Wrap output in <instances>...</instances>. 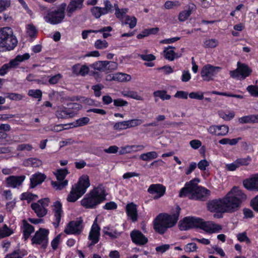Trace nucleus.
<instances>
[{"label":"nucleus","mask_w":258,"mask_h":258,"mask_svg":"<svg viewBox=\"0 0 258 258\" xmlns=\"http://www.w3.org/2000/svg\"><path fill=\"white\" fill-rule=\"evenodd\" d=\"M179 229L187 230L194 228H198L208 233L219 232L222 228L220 225L212 221H205L203 219L195 217H185L178 223Z\"/></svg>","instance_id":"1"},{"label":"nucleus","mask_w":258,"mask_h":258,"mask_svg":"<svg viewBox=\"0 0 258 258\" xmlns=\"http://www.w3.org/2000/svg\"><path fill=\"white\" fill-rule=\"evenodd\" d=\"M181 208L176 205L171 215L167 213L159 214L154 220V229L160 234H163L168 228L174 226L178 219Z\"/></svg>","instance_id":"2"},{"label":"nucleus","mask_w":258,"mask_h":258,"mask_svg":"<svg viewBox=\"0 0 258 258\" xmlns=\"http://www.w3.org/2000/svg\"><path fill=\"white\" fill-rule=\"evenodd\" d=\"M223 198L226 212L233 213L240 209L247 196L243 190L234 186Z\"/></svg>","instance_id":"3"},{"label":"nucleus","mask_w":258,"mask_h":258,"mask_svg":"<svg viewBox=\"0 0 258 258\" xmlns=\"http://www.w3.org/2000/svg\"><path fill=\"white\" fill-rule=\"evenodd\" d=\"M106 191L99 186L90 191L81 200V205L86 209H95L106 200Z\"/></svg>","instance_id":"4"},{"label":"nucleus","mask_w":258,"mask_h":258,"mask_svg":"<svg viewBox=\"0 0 258 258\" xmlns=\"http://www.w3.org/2000/svg\"><path fill=\"white\" fill-rule=\"evenodd\" d=\"M90 185L89 177L87 175H83L79 178L77 183L72 186L71 190L68 196L67 201L75 202L86 192Z\"/></svg>","instance_id":"5"},{"label":"nucleus","mask_w":258,"mask_h":258,"mask_svg":"<svg viewBox=\"0 0 258 258\" xmlns=\"http://www.w3.org/2000/svg\"><path fill=\"white\" fill-rule=\"evenodd\" d=\"M17 43V39L10 27L0 28V51L12 50Z\"/></svg>","instance_id":"6"},{"label":"nucleus","mask_w":258,"mask_h":258,"mask_svg":"<svg viewBox=\"0 0 258 258\" xmlns=\"http://www.w3.org/2000/svg\"><path fill=\"white\" fill-rule=\"evenodd\" d=\"M82 106L78 103H70L67 107L58 108L55 112L56 116L58 118L66 119L75 116L82 108Z\"/></svg>","instance_id":"7"},{"label":"nucleus","mask_w":258,"mask_h":258,"mask_svg":"<svg viewBox=\"0 0 258 258\" xmlns=\"http://www.w3.org/2000/svg\"><path fill=\"white\" fill-rule=\"evenodd\" d=\"M70 173L68 168H60L57 169L53 174L56 177L57 181H51V184L55 190H61L64 188L69 183V180L66 177Z\"/></svg>","instance_id":"8"},{"label":"nucleus","mask_w":258,"mask_h":258,"mask_svg":"<svg viewBox=\"0 0 258 258\" xmlns=\"http://www.w3.org/2000/svg\"><path fill=\"white\" fill-rule=\"evenodd\" d=\"M29 57L30 55L29 53L17 55L14 59L10 60L9 63L3 64L0 68V76H4L12 69L17 67L21 62L29 59Z\"/></svg>","instance_id":"9"},{"label":"nucleus","mask_w":258,"mask_h":258,"mask_svg":"<svg viewBox=\"0 0 258 258\" xmlns=\"http://www.w3.org/2000/svg\"><path fill=\"white\" fill-rule=\"evenodd\" d=\"M221 70V68L207 64L203 66L201 71V76L203 80L206 81H210L213 80L218 72Z\"/></svg>","instance_id":"10"},{"label":"nucleus","mask_w":258,"mask_h":258,"mask_svg":"<svg viewBox=\"0 0 258 258\" xmlns=\"http://www.w3.org/2000/svg\"><path fill=\"white\" fill-rule=\"evenodd\" d=\"M52 212L53 214V219L52 224L55 229H57L59 225L61 218L63 214L62 205L60 201H56L52 205Z\"/></svg>","instance_id":"11"},{"label":"nucleus","mask_w":258,"mask_h":258,"mask_svg":"<svg viewBox=\"0 0 258 258\" xmlns=\"http://www.w3.org/2000/svg\"><path fill=\"white\" fill-rule=\"evenodd\" d=\"M82 223L83 220L82 219L71 221L65 228L64 233L68 235L80 234L83 230Z\"/></svg>","instance_id":"12"},{"label":"nucleus","mask_w":258,"mask_h":258,"mask_svg":"<svg viewBox=\"0 0 258 258\" xmlns=\"http://www.w3.org/2000/svg\"><path fill=\"white\" fill-rule=\"evenodd\" d=\"M100 228L97 223V219L95 220L93 225H92L91 230L90 231L88 239L91 241L88 246L91 247L95 244L97 243L100 239Z\"/></svg>","instance_id":"13"},{"label":"nucleus","mask_w":258,"mask_h":258,"mask_svg":"<svg viewBox=\"0 0 258 258\" xmlns=\"http://www.w3.org/2000/svg\"><path fill=\"white\" fill-rule=\"evenodd\" d=\"M48 205V199L45 198L38 201L37 203L32 204L31 208L38 216L43 217L47 213Z\"/></svg>","instance_id":"14"},{"label":"nucleus","mask_w":258,"mask_h":258,"mask_svg":"<svg viewBox=\"0 0 258 258\" xmlns=\"http://www.w3.org/2000/svg\"><path fill=\"white\" fill-rule=\"evenodd\" d=\"M244 187L248 191L258 192V173L251 175L242 182Z\"/></svg>","instance_id":"15"},{"label":"nucleus","mask_w":258,"mask_h":258,"mask_svg":"<svg viewBox=\"0 0 258 258\" xmlns=\"http://www.w3.org/2000/svg\"><path fill=\"white\" fill-rule=\"evenodd\" d=\"M131 240L137 245L142 246L148 242V238L140 230L134 229L130 233Z\"/></svg>","instance_id":"16"},{"label":"nucleus","mask_w":258,"mask_h":258,"mask_svg":"<svg viewBox=\"0 0 258 258\" xmlns=\"http://www.w3.org/2000/svg\"><path fill=\"white\" fill-rule=\"evenodd\" d=\"M47 235L48 231L47 230L40 228L38 231L36 232L34 236L32 238V243L42 244L44 248H46Z\"/></svg>","instance_id":"17"},{"label":"nucleus","mask_w":258,"mask_h":258,"mask_svg":"<svg viewBox=\"0 0 258 258\" xmlns=\"http://www.w3.org/2000/svg\"><path fill=\"white\" fill-rule=\"evenodd\" d=\"M207 209L211 212L221 211L226 212L223 198H219L209 201L207 203Z\"/></svg>","instance_id":"18"},{"label":"nucleus","mask_w":258,"mask_h":258,"mask_svg":"<svg viewBox=\"0 0 258 258\" xmlns=\"http://www.w3.org/2000/svg\"><path fill=\"white\" fill-rule=\"evenodd\" d=\"M25 179V175L10 176L6 179V184L9 187L19 188L22 185Z\"/></svg>","instance_id":"19"},{"label":"nucleus","mask_w":258,"mask_h":258,"mask_svg":"<svg viewBox=\"0 0 258 258\" xmlns=\"http://www.w3.org/2000/svg\"><path fill=\"white\" fill-rule=\"evenodd\" d=\"M208 132L217 136H224L227 134L229 131V127L226 125H212L207 129Z\"/></svg>","instance_id":"20"},{"label":"nucleus","mask_w":258,"mask_h":258,"mask_svg":"<svg viewBox=\"0 0 258 258\" xmlns=\"http://www.w3.org/2000/svg\"><path fill=\"white\" fill-rule=\"evenodd\" d=\"M85 0H70L67 7V12L68 17H71L73 13L77 10L83 8Z\"/></svg>","instance_id":"21"},{"label":"nucleus","mask_w":258,"mask_h":258,"mask_svg":"<svg viewBox=\"0 0 258 258\" xmlns=\"http://www.w3.org/2000/svg\"><path fill=\"white\" fill-rule=\"evenodd\" d=\"M165 187L160 184H152L150 185L148 189L149 193L151 194H157V195L154 197L155 199L162 197L165 194Z\"/></svg>","instance_id":"22"},{"label":"nucleus","mask_w":258,"mask_h":258,"mask_svg":"<svg viewBox=\"0 0 258 258\" xmlns=\"http://www.w3.org/2000/svg\"><path fill=\"white\" fill-rule=\"evenodd\" d=\"M125 211L127 216L132 222H135L138 220V214L137 206L134 203L127 204L125 207Z\"/></svg>","instance_id":"23"},{"label":"nucleus","mask_w":258,"mask_h":258,"mask_svg":"<svg viewBox=\"0 0 258 258\" xmlns=\"http://www.w3.org/2000/svg\"><path fill=\"white\" fill-rule=\"evenodd\" d=\"M197 187V184L194 183L193 180L190 181L189 182L186 183L184 187H182L179 191V197H185L188 194L194 192Z\"/></svg>","instance_id":"24"},{"label":"nucleus","mask_w":258,"mask_h":258,"mask_svg":"<svg viewBox=\"0 0 258 258\" xmlns=\"http://www.w3.org/2000/svg\"><path fill=\"white\" fill-rule=\"evenodd\" d=\"M237 66L240 75V79L244 80L251 75L252 69L248 65L238 61Z\"/></svg>","instance_id":"25"},{"label":"nucleus","mask_w":258,"mask_h":258,"mask_svg":"<svg viewBox=\"0 0 258 258\" xmlns=\"http://www.w3.org/2000/svg\"><path fill=\"white\" fill-rule=\"evenodd\" d=\"M45 176L40 173L33 174L30 177V187L34 188L38 184L41 183L45 179Z\"/></svg>","instance_id":"26"},{"label":"nucleus","mask_w":258,"mask_h":258,"mask_svg":"<svg viewBox=\"0 0 258 258\" xmlns=\"http://www.w3.org/2000/svg\"><path fill=\"white\" fill-rule=\"evenodd\" d=\"M194 192L197 194L198 198L202 201H204L205 198L209 196L211 194L210 190L204 187L198 186L197 185L196 189L194 191Z\"/></svg>","instance_id":"27"},{"label":"nucleus","mask_w":258,"mask_h":258,"mask_svg":"<svg viewBox=\"0 0 258 258\" xmlns=\"http://www.w3.org/2000/svg\"><path fill=\"white\" fill-rule=\"evenodd\" d=\"M112 28L111 26H105L99 30H83L82 32V37L83 39H86L88 37L89 33H97L98 32H103L105 31H111Z\"/></svg>","instance_id":"28"},{"label":"nucleus","mask_w":258,"mask_h":258,"mask_svg":"<svg viewBox=\"0 0 258 258\" xmlns=\"http://www.w3.org/2000/svg\"><path fill=\"white\" fill-rule=\"evenodd\" d=\"M175 48V47L170 45L165 48L163 51L165 59L169 61H173L175 58L178 57L177 54L173 50H168L169 49Z\"/></svg>","instance_id":"29"},{"label":"nucleus","mask_w":258,"mask_h":258,"mask_svg":"<svg viewBox=\"0 0 258 258\" xmlns=\"http://www.w3.org/2000/svg\"><path fill=\"white\" fill-rule=\"evenodd\" d=\"M131 79V76L126 74L118 73L114 74L110 80L120 82L129 81Z\"/></svg>","instance_id":"30"},{"label":"nucleus","mask_w":258,"mask_h":258,"mask_svg":"<svg viewBox=\"0 0 258 258\" xmlns=\"http://www.w3.org/2000/svg\"><path fill=\"white\" fill-rule=\"evenodd\" d=\"M64 16L54 12L51 15L49 13V23L51 24H57L61 22Z\"/></svg>","instance_id":"31"},{"label":"nucleus","mask_w":258,"mask_h":258,"mask_svg":"<svg viewBox=\"0 0 258 258\" xmlns=\"http://www.w3.org/2000/svg\"><path fill=\"white\" fill-rule=\"evenodd\" d=\"M23 223V233L25 239H27L31 234L34 232L33 227L29 224L26 221L24 220Z\"/></svg>","instance_id":"32"},{"label":"nucleus","mask_w":258,"mask_h":258,"mask_svg":"<svg viewBox=\"0 0 258 258\" xmlns=\"http://www.w3.org/2000/svg\"><path fill=\"white\" fill-rule=\"evenodd\" d=\"M108 65V61H98L93 63L92 64V67L95 70L99 71H104L106 70Z\"/></svg>","instance_id":"33"},{"label":"nucleus","mask_w":258,"mask_h":258,"mask_svg":"<svg viewBox=\"0 0 258 258\" xmlns=\"http://www.w3.org/2000/svg\"><path fill=\"white\" fill-rule=\"evenodd\" d=\"M6 98L9 99L12 101H20L22 100L24 98V96L21 94L16 93H5Z\"/></svg>","instance_id":"34"},{"label":"nucleus","mask_w":258,"mask_h":258,"mask_svg":"<svg viewBox=\"0 0 258 258\" xmlns=\"http://www.w3.org/2000/svg\"><path fill=\"white\" fill-rule=\"evenodd\" d=\"M92 15L96 19L99 18L102 15L105 14L103 11L102 8L98 6L93 7L90 10Z\"/></svg>","instance_id":"35"},{"label":"nucleus","mask_w":258,"mask_h":258,"mask_svg":"<svg viewBox=\"0 0 258 258\" xmlns=\"http://www.w3.org/2000/svg\"><path fill=\"white\" fill-rule=\"evenodd\" d=\"M13 233V230L9 228L8 226L5 224L0 229V239L9 236Z\"/></svg>","instance_id":"36"},{"label":"nucleus","mask_w":258,"mask_h":258,"mask_svg":"<svg viewBox=\"0 0 258 258\" xmlns=\"http://www.w3.org/2000/svg\"><path fill=\"white\" fill-rule=\"evenodd\" d=\"M26 34L30 38L36 37L37 34V30L32 24H28L26 26Z\"/></svg>","instance_id":"37"},{"label":"nucleus","mask_w":258,"mask_h":258,"mask_svg":"<svg viewBox=\"0 0 258 258\" xmlns=\"http://www.w3.org/2000/svg\"><path fill=\"white\" fill-rule=\"evenodd\" d=\"M157 156V153L156 152L152 151L142 154L140 156V159L143 161H148L155 159Z\"/></svg>","instance_id":"38"},{"label":"nucleus","mask_w":258,"mask_h":258,"mask_svg":"<svg viewBox=\"0 0 258 258\" xmlns=\"http://www.w3.org/2000/svg\"><path fill=\"white\" fill-rule=\"evenodd\" d=\"M153 95L154 97H160L162 100H169L171 98V96L167 94V92L165 90H158L154 91Z\"/></svg>","instance_id":"39"},{"label":"nucleus","mask_w":258,"mask_h":258,"mask_svg":"<svg viewBox=\"0 0 258 258\" xmlns=\"http://www.w3.org/2000/svg\"><path fill=\"white\" fill-rule=\"evenodd\" d=\"M90 121V118L88 117H83L77 119L72 124L74 127H79L87 124Z\"/></svg>","instance_id":"40"},{"label":"nucleus","mask_w":258,"mask_h":258,"mask_svg":"<svg viewBox=\"0 0 258 258\" xmlns=\"http://www.w3.org/2000/svg\"><path fill=\"white\" fill-rule=\"evenodd\" d=\"M125 18L124 24L125 25L128 24L131 29L134 28L136 26L137 19L135 16L130 17V16L126 15Z\"/></svg>","instance_id":"41"},{"label":"nucleus","mask_w":258,"mask_h":258,"mask_svg":"<svg viewBox=\"0 0 258 258\" xmlns=\"http://www.w3.org/2000/svg\"><path fill=\"white\" fill-rule=\"evenodd\" d=\"M21 197L22 200H27L29 202L38 199V196L36 195L29 192H23L21 194Z\"/></svg>","instance_id":"42"},{"label":"nucleus","mask_w":258,"mask_h":258,"mask_svg":"<svg viewBox=\"0 0 258 258\" xmlns=\"http://www.w3.org/2000/svg\"><path fill=\"white\" fill-rule=\"evenodd\" d=\"M24 164L26 166H31L32 167H37L40 166L42 162L39 159L36 158H30L26 160Z\"/></svg>","instance_id":"43"},{"label":"nucleus","mask_w":258,"mask_h":258,"mask_svg":"<svg viewBox=\"0 0 258 258\" xmlns=\"http://www.w3.org/2000/svg\"><path fill=\"white\" fill-rule=\"evenodd\" d=\"M191 14L190 9L187 10H184L180 12L178 15V20L180 22H184L186 20Z\"/></svg>","instance_id":"44"},{"label":"nucleus","mask_w":258,"mask_h":258,"mask_svg":"<svg viewBox=\"0 0 258 258\" xmlns=\"http://www.w3.org/2000/svg\"><path fill=\"white\" fill-rule=\"evenodd\" d=\"M28 95L32 98L40 100L42 97V92L38 89H31L28 91Z\"/></svg>","instance_id":"45"},{"label":"nucleus","mask_w":258,"mask_h":258,"mask_svg":"<svg viewBox=\"0 0 258 258\" xmlns=\"http://www.w3.org/2000/svg\"><path fill=\"white\" fill-rule=\"evenodd\" d=\"M94 46L99 49H105L108 46V43L105 40L97 39L95 42Z\"/></svg>","instance_id":"46"},{"label":"nucleus","mask_w":258,"mask_h":258,"mask_svg":"<svg viewBox=\"0 0 258 258\" xmlns=\"http://www.w3.org/2000/svg\"><path fill=\"white\" fill-rule=\"evenodd\" d=\"M211 93L214 95H218L226 97H234L236 98H242V96L240 95L234 94L229 92H221L217 91H213Z\"/></svg>","instance_id":"47"},{"label":"nucleus","mask_w":258,"mask_h":258,"mask_svg":"<svg viewBox=\"0 0 258 258\" xmlns=\"http://www.w3.org/2000/svg\"><path fill=\"white\" fill-rule=\"evenodd\" d=\"M123 96L133 98L137 100H142V97L139 95L138 93L134 91H127L123 94Z\"/></svg>","instance_id":"48"},{"label":"nucleus","mask_w":258,"mask_h":258,"mask_svg":"<svg viewBox=\"0 0 258 258\" xmlns=\"http://www.w3.org/2000/svg\"><path fill=\"white\" fill-rule=\"evenodd\" d=\"M218 41L216 39H209L204 42L205 48H215L218 45Z\"/></svg>","instance_id":"49"},{"label":"nucleus","mask_w":258,"mask_h":258,"mask_svg":"<svg viewBox=\"0 0 258 258\" xmlns=\"http://www.w3.org/2000/svg\"><path fill=\"white\" fill-rule=\"evenodd\" d=\"M251 160V158L248 156L246 158H238L235 160V161L236 163L237 164L238 167H239L241 166H247L249 165Z\"/></svg>","instance_id":"50"},{"label":"nucleus","mask_w":258,"mask_h":258,"mask_svg":"<svg viewBox=\"0 0 258 258\" xmlns=\"http://www.w3.org/2000/svg\"><path fill=\"white\" fill-rule=\"evenodd\" d=\"M246 90L253 97H258V86L249 85L246 88Z\"/></svg>","instance_id":"51"},{"label":"nucleus","mask_w":258,"mask_h":258,"mask_svg":"<svg viewBox=\"0 0 258 258\" xmlns=\"http://www.w3.org/2000/svg\"><path fill=\"white\" fill-rule=\"evenodd\" d=\"M240 123H254L253 114L245 115L239 118Z\"/></svg>","instance_id":"52"},{"label":"nucleus","mask_w":258,"mask_h":258,"mask_svg":"<svg viewBox=\"0 0 258 258\" xmlns=\"http://www.w3.org/2000/svg\"><path fill=\"white\" fill-rule=\"evenodd\" d=\"M143 120L140 119H133L127 120V127L131 128L139 126L143 122Z\"/></svg>","instance_id":"53"},{"label":"nucleus","mask_w":258,"mask_h":258,"mask_svg":"<svg viewBox=\"0 0 258 258\" xmlns=\"http://www.w3.org/2000/svg\"><path fill=\"white\" fill-rule=\"evenodd\" d=\"M128 128L126 121L117 122L113 125V129L115 130H123Z\"/></svg>","instance_id":"54"},{"label":"nucleus","mask_w":258,"mask_h":258,"mask_svg":"<svg viewBox=\"0 0 258 258\" xmlns=\"http://www.w3.org/2000/svg\"><path fill=\"white\" fill-rule=\"evenodd\" d=\"M249 205L254 212L258 213V194L250 200Z\"/></svg>","instance_id":"55"},{"label":"nucleus","mask_w":258,"mask_h":258,"mask_svg":"<svg viewBox=\"0 0 258 258\" xmlns=\"http://www.w3.org/2000/svg\"><path fill=\"white\" fill-rule=\"evenodd\" d=\"M138 56L139 57L141 58L143 60L146 61H152L155 60L156 58V56L153 54H138Z\"/></svg>","instance_id":"56"},{"label":"nucleus","mask_w":258,"mask_h":258,"mask_svg":"<svg viewBox=\"0 0 258 258\" xmlns=\"http://www.w3.org/2000/svg\"><path fill=\"white\" fill-rule=\"evenodd\" d=\"M127 12V9H119L118 7L116 8L115 12V17L119 19H122Z\"/></svg>","instance_id":"57"},{"label":"nucleus","mask_w":258,"mask_h":258,"mask_svg":"<svg viewBox=\"0 0 258 258\" xmlns=\"http://www.w3.org/2000/svg\"><path fill=\"white\" fill-rule=\"evenodd\" d=\"M11 6V0H0V13L7 10Z\"/></svg>","instance_id":"58"},{"label":"nucleus","mask_w":258,"mask_h":258,"mask_svg":"<svg viewBox=\"0 0 258 258\" xmlns=\"http://www.w3.org/2000/svg\"><path fill=\"white\" fill-rule=\"evenodd\" d=\"M104 4L105 7L102 8V9L105 15L109 13V12L111 13L113 11L112 5L109 0H105L104 2Z\"/></svg>","instance_id":"59"},{"label":"nucleus","mask_w":258,"mask_h":258,"mask_svg":"<svg viewBox=\"0 0 258 258\" xmlns=\"http://www.w3.org/2000/svg\"><path fill=\"white\" fill-rule=\"evenodd\" d=\"M237 238L240 242H246V243L250 242V239L247 237L246 232L239 233L237 235Z\"/></svg>","instance_id":"60"},{"label":"nucleus","mask_w":258,"mask_h":258,"mask_svg":"<svg viewBox=\"0 0 258 258\" xmlns=\"http://www.w3.org/2000/svg\"><path fill=\"white\" fill-rule=\"evenodd\" d=\"M198 248L197 244L195 243H189L184 247V250L186 252L196 251Z\"/></svg>","instance_id":"61"},{"label":"nucleus","mask_w":258,"mask_h":258,"mask_svg":"<svg viewBox=\"0 0 258 258\" xmlns=\"http://www.w3.org/2000/svg\"><path fill=\"white\" fill-rule=\"evenodd\" d=\"M117 208V204L113 201L107 202L103 207V209L107 210H114L116 209Z\"/></svg>","instance_id":"62"},{"label":"nucleus","mask_w":258,"mask_h":258,"mask_svg":"<svg viewBox=\"0 0 258 258\" xmlns=\"http://www.w3.org/2000/svg\"><path fill=\"white\" fill-rule=\"evenodd\" d=\"M127 101L121 98H117L113 100V105L116 107H123L128 105Z\"/></svg>","instance_id":"63"},{"label":"nucleus","mask_w":258,"mask_h":258,"mask_svg":"<svg viewBox=\"0 0 258 258\" xmlns=\"http://www.w3.org/2000/svg\"><path fill=\"white\" fill-rule=\"evenodd\" d=\"M243 214L244 218L246 219L252 218L254 217L253 212L249 208H244L243 209Z\"/></svg>","instance_id":"64"}]
</instances>
